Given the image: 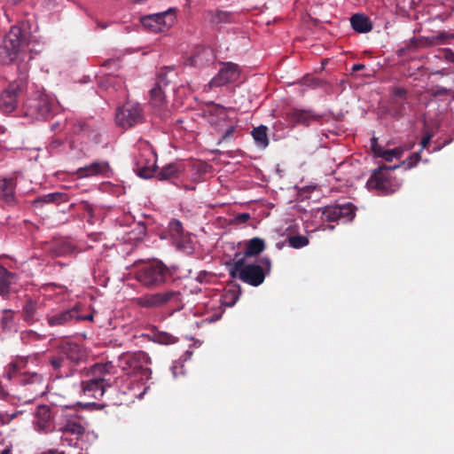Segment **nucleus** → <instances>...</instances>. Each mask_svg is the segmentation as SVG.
Returning <instances> with one entry per match:
<instances>
[{
    "mask_svg": "<svg viewBox=\"0 0 454 454\" xmlns=\"http://www.w3.org/2000/svg\"><path fill=\"white\" fill-rule=\"evenodd\" d=\"M27 33L19 26H13L5 35L0 45V59L5 65L15 64L17 71L21 75L28 74L29 62L32 56L27 58L25 44Z\"/></svg>",
    "mask_w": 454,
    "mask_h": 454,
    "instance_id": "obj_1",
    "label": "nucleus"
},
{
    "mask_svg": "<svg viewBox=\"0 0 454 454\" xmlns=\"http://www.w3.org/2000/svg\"><path fill=\"white\" fill-rule=\"evenodd\" d=\"M271 262L268 257H263L254 263L244 264L243 259L237 260L230 270L232 278H239L243 282L258 286L263 283L265 277L270 273Z\"/></svg>",
    "mask_w": 454,
    "mask_h": 454,
    "instance_id": "obj_2",
    "label": "nucleus"
},
{
    "mask_svg": "<svg viewBox=\"0 0 454 454\" xmlns=\"http://www.w3.org/2000/svg\"><path fill=\"white\" fill-rule=\"evenodd\" d=\"M134 275L143 286L154 289L167 282L170 272L162 262L153 260L137 265Z\"/></svg>",
    "mask_w": 454,
    "mask_h": 454,
    "instance_id": "obj_3",
    "label": "nucleus"
},
{
    "mask_svg": "<svg viewBox=\"0 0 454 454\" xmlns=\"http://www.w3.org/2000/svg\"><path fill=\"white\" fill-rule=\"evenodd\" d=\"M149 356L144 351L127 354L121 358V366L129 375L138 377L140 380L146 381L151 378L152 371L148 367Z\"/></svg>",
    "mask_w": 454,
    "mask_h": 454,
    "instance_id": "obj_4",
    "label": "nucleus"
},
{
    "mask_svg": "<svg viewBox=\"0 0 454 454\" xmlns=\"http://www.w3.org/2000/svg\"><path fill=\"white\" fill-rule=\"evenodd\" d=\"M399 167L400 165L379 168L366 182V187L369 190H376L383 195L394 193L399 189L401 184L397 180L390 178L387 171L394 170Z\"/></svg>",
    "mask_w": 454,
    "mask_h": 454,
    "instance_id": "obj_5",
    "label": "nucleus"
},
{
    "mask_svg": "<svg viewBox=\"0 0 454 454\" xmlns=\"http://www.w3.org/2000/svg\"><path fill=\"white\" fill-rule=\"evenodd\" d=\"M54 100L45 94L28 98L23 106V114L32 120H44L52 114Z\"/></svg>",
    "mask_w": 454,
    "mask_h": 454,
    "instance_id": "obj_6",
    "label": "nucleus"
},
{
    "mask_svg": "<svg viewBox=\"0 0 454 454\" xmlns=\"http://www.w3.org/2000/svg\"><path fill=\"white\" fill-rule=\"evenodd\" d=\"M139 146V153L134 159L135 171L140 177L148 179L155 173L157 155L146 141L140 142Z\"/></svg>",
    "mask_w": 454,
    "mask_h": 454,
    "instance_id": "obj_7",
    "label": "nucleus"
},
{
    "mask_svg": "<svg viewBox=\"0 0 454 454\" xmlns=\"http://www.w3.org/2000/svg\"><path fill=\"white\" fill-rule=\"evenodd\" d=\"M27 76L19 74V78L9 84L0 96V108L4 113L12 112L18 106L19 98L27 84Z\"/></svg>",
    "mask_w": 454,
    "mask_h": 454,
    "instance_id": "obj_8",
    "label": "nucleus"
},
{
    "mask_svg": "<svg viewBox=\"0 0 454 454\" xmlns=\"http://www.w3.org/2000/svg\"><path fill=\"white\" fill-rule=\"evenodd\" d=\"M143 27L151 33H165L176 22V14L172 8L165 12L143 16L140 19Z\"/></svg>",
    "mask_w": 454,
    "mask_h": 454,
    "instance_id": "obj_9",
    "label": "nucleus"
},
{
    "mask_svg": "<svg viewBox=\"0 0 454 454\" xmlns=\"http://www.w3.org/2000/svg\"><path fill=\"white\" fill-rule=\"evenodd\" d=\"M23 360L10 363L5 368L4 378L20 385H43V378L37 372H21Z\"/></svg>",
    "mask_w": 454,
    "mask_h": 454,
    "instance_id": "obj_10",
    "label": "nucleus"
},
{
    "mask_svg": "<svg viewBox=\"0 0 454 454\" xmlns=\"http://www.w3.org/2000/svg\"><path fill=\"white\" fill-rule=\"evenodd\" d=\"M143 119V110L138 103L129 101L116 110V123L124 129L131 128L142 122Z\"/></svg>",
    "mask_w": 454,
    "mask_h": 454,
    "instance_id": "obj_11",
    "label": "nucleus"
},
{
    "mask_svg": "<svg viewBox=\"0 0 454 454\" xmlns=\"http://www.w3.org/2000/svg\"><path fill=\"white\" fill-rule=\"evenodd\" d=\"M79 317V306L52 310L46 315V322L50 327L66 326Z\"/></svg>",
    "mask_w": 454,
    "mask_h": 454,
    "instance_id": "obj_12",
    "label": "nucleus"
},
{
    "mask_svg": "<svg viewBox=\"0 0 454 454\" xmlns=\"http://www.w3.org/2000/svg\"><path fill=\"white\" fill-rule=\"evenodd\" d=\"M239 66L231 62L224 63L220 68L218 74L209 82V86L222 87L231 82H236L239 77Z\"/></svg>",
    "mask_w": 454,
    "mask_h": 454,
    "instance_id": "obj_13",
    "label": "nucleus"
},
{
    "mask_svg": "<svg viewBox=\"0 0 454 454\" xmlns=\"http://www.w3.org/2000/svg\"><path fill=\"white\" fill-rule=\"evenodd\" d=\"M241 291L239 286H231L224 290L223 294L221 295V307L217 309V311L211 317H207L206 321L208 323H213L219 320L224 309L223 307L231 308L233 307L238 300L239 299Z\"/></svg>",
    "mask_w": 454,
    "mask_h": 454,
    "instance_id": "obj_14",
    "label": "nucleus"
},
{
    "mask_svg": "<svg viewBox=\"0 0 454 454\" xmlns=\"http://www.w3.org/2000/svg\"><path fill=\"white\" fill-rule=\"evenodd\" d=\"M110 166L106 160H96L84 167L79 168L76 174L79 178H88L97 176H107Z\"/></svg>",
    "mask_w": 454,
    "mask_h": 454,
    "instance_id": "obj_15",
    "label": "nucleus"
},
{
    "mask_svg": "<svg viewBox=\"0 0 454 454\" xmlns=\"http://www.w3.org/2000/svg\"><path fill=\"white\" fill-rule=\"evenodd\" d=\"M316 119L317 115L310 110L294 108L286 114V121L291 128L299 124L309 126Z\"/></svg>",
    "mask_w": 454,
    "mask_h": 454,
    "instance_id": "obj_16",
    "label": "nucleus"
},
{
    "mask_svg": "<svg viewBox=\"0 0 454 454\" xmlns=\"http://www.w3.org/2000/svg\"><path fill=\"white\" fill-rule=\"evenodd\" d=\"M84 425L80 417L75 414H65L61 418V426L59 431L63 433L62 435L66 436V434H72L79 437L80 434L84 433Z\"/></svg>",
    "mask_w": 454,
    "mask_h": 454,
    "instance_id": "obj_17",
    "label": "nucleus"
},
{
    "mask_svg": "<svg viewBox=\"0 0 454 454\" xmlns=\"http://www.w3.org/2000/svg\"><path fill=\"white\" fill-rule=\"evenodd\" d=\"M160 308L168 307L171 312L179 311L184 308L183 295L179 291L168 290L159 292Z\"/></svg>",
    "mask_w": 454,
    "mask_h": 454,
    "instance_id": "obj_18",
    "label": "nucleus"
},
{
    "mask_svg": "<svg viewBox=\"0 0 454 454\" xmlns=\"http://www.w3.org/2000/svg\"><path fill=\"white\" fill-rule=\"evenodd\" d=\"M34 427L39 433H47L52 430L51 414L48 406L43 405L37 408Z\"/></svg>",
    "mask_w": 454,
    "mask_h": 454,
    "instance_id": "obj_19",
    "label": "nucleus"
},
{
    "mask_svg": "<svg viewBox=\"0 0 454 454\" xmlns=\"http://www.w3.org/2000/svg\"><path fill=\"white\" fill-rule=\"evenodd\" d=\"M59 351L65 357L67 362L77 364L84 357V351L80 345L74 342L66 341L62 343Z\"/></svg>",
    "mask_w": 454,
    "mask_h": 454,
    "instance_id": "obj_20",
    "label": "nucleus"
},
{
    "mask_svg": "<svg viewBox=\"0 0 454 454\" xmlns=\"http://www.w3.org/2000/svg\"><path fill=\"white\" fill-rule=\"evenodd\" d=\"M111 385L112 383L98 382L89 379L81 382V389L85 396L99 399L104 395L106 388Z\"/></svg>",
    "mask_w": 454,
    "mask_h": 454,
    "instance_id": "obj_21",
    "label": "nucleus"
},
{
    "mask_svg": "<svg viewBox=\"0 0 454 454\" xmlns=\"http://www.w3.org/2000/svg\"><path fill=\"white\" fill-rule=\"evenodd\" d=\"M168 82L164 78H160L155 86L150 90V103L159 109H162L166 105V88Z\"/></svg>",
    "mask_w": 454,
    "mask_h": 454,
    "instance_id": "obj_22",
    "label": "nucleus"
},
{
    "mask_svg": "<svg viewBox=\"0 0 454 454\" xmlns=\"http://www.w3.org/2000/svg\"><path fill=\"white\" fill-rule=\"evenodd\" d=\"M16 182L13 178H3L0 180V200L8 206H15L17 199L15 196Z\"/></svg>",
    "mask_w": 454,
    "mask_h": 454,
    "instance_id": "obj_23",
    "label": "nucleus"
},
{
    "mask_svg": "<svg viewBox=\"0 0 454 454\" xmlns=\"http://www.w3.org/2000/svg\"><path fill=\"white\" fill-rule=\"evenodd\" d=\"M113 368L112 363L95 364L89 371L90 379L98 382L112 383L111 372Z\"/></svg>",
    "mask_w": 454,
    "mask_h": 454,
    "instance_id": "obj_24",
    "label": "nucleus"
},
{
    "mask_svg": "<svg viewBox=\"0 0 454 454\" xmlns=\"http://www.w3.org/2000/svg\"><path fill=\"white\" fill-rule=\"evenodd\" d=\"M40 308H41L40 302H38L36 301H33L31 299L27 301V302L25 303V305L23 306V309H22L23 320L28 325H33L35 322H37L39 319Z\"/></svg>",
    "mask_w": 454,
    "mask_h": 454,
    "instance_id": "obj_25",
    "label": "nucleus"
},
{
    "mask_svg": "<svg viewBox=\"0 0 454 454\" xmlns=\"http://www.w3.org/2000/svg\"><path fill=\"white\" fill-rule=\"evenodd\" d=\"M352 28L360 34L368 33L372 29V23L368 16L364 13H356L350 17Z\"/></svg>",
    "mask_w": 454,
    "mask_h": 454,
    "instance_id": "obj_26",
    "label": "nucleus"
},
{
    "mask_svg": "<svg viewBox=\"0 0 454 454\" xmlns=\"http://www.w3.org/2000/svg\"><path fill=\"white\" fill-rule=\"evenodd\" d=\"M98 438V435L93 431H86L84 428V433L80 434L79 437L75 439L68 438L67 436L61 435L60 440L62 442V445L67 446H79V442H87L89 445L93 443Z\"/></svg>",
    "mask_w": 454,
    "mask_h": 454,
    "instance_id": "obj_27",
    "label": "nucleus"
},
{
    "mask_svg": "<svg viewBox=\"0 0 454 454\" xmlns=\"http://www.w3.org/2000/svg\"><path fill=\"white\" fill-rule=\"evenodd\" d=\"M135 302L139 307L145 309L160 308L159 292L141 295L135 299Z\"/></svg>",
    "mask_w": 454,
    "mask_h": 454,
    "instance_id": "obj_28",
    "label": "nucleus"
},
{
    "mask_svg": "<svg viewBox=\"0 0 454 454\" xmlns=\"http://www.w3.org/2000/svg\"><path fill=\"white\" fill-rule=\"evenodd\" d=\"M67 195L62 192H51L45 195H42L37 197L34 201L33 205L35 207H43L44 204H59L62 201H65Z\"/></svg>",
    "mask_w": 454,
    "mask_h": 454,
    "instance_id": "obj_29",
    "label": "nucleus"
},
{
    "mask_svg": "<svg viewBox=\"0 0 454 454\" xmlns=\"http://www.w3.org/2000/svg\"><path fill=\"white\" fill-rule=\"evenodd\" d=\"M267 130L265 125H260L252 130L251 134L257 147L265 149L269 145Z\"/></svg>",
    "mask_w": 454,
    "mask_h": 454,
    "instance_id": "obj_30",
    "label": "nucleus"
},
{
    "mask_svg": "<svg viewBox=\"0 0 454 454\" xmlns=\"http://www.w3.org/2000/svg\"><path fill=\"white\" fill-rule=\"evenodd\" d=\"M209 20L212 24H221V23H231L234 22L235 15L232 12L215 10L214 12H209Z\"/></svg>",
    "mask_w": 454,
    "mask_h": 454,
    "instance_id": "obj_31",
    "label": "nucleus"
},
{
    "mask_svg": "<svg viewBox=\"0 0 454 454\" xmlns=\"http://www.w3.org/2000/svg\"><path fill=\"white\" fill-rule=\"evenodd\" d=\"M265 248V243L261 238H253L248 241L245 250L246 256H256Z\"/></svg>",
    "mask_w": 454,
    "mask_h": 454,
    "instance_id": "obj_32",
    "label": "nucleus"
},
{
    "mask_svg": "<svg viewBox=\"0 0 454 454\" xmlns=\"http://www.w3.org/2000/svg\"><path fill=\"white\" fill-rule=\"evenodd\" d=\"M181 171V168L178 164L169 163L160 170L158 173V178L160 180H168L173 177H177Z\"/></svg>",
    "mask_w": 454,
    "mask_h": 454,
    "instance_id": "obj_33",
    "label": "nucleus"
},
{
    "mask_svg": "<svg viewBox=\"0 0 454 454\" xmlns=\"http://www.w3.org/2000/svg\"><path fill=\"white\" fill-rule=\"evenodd\" d=\"M0 325L4 331H12L16 328L14 311L12 309H3L0 317Z\"/></svg>",
    "mask_w": 454,
    "mask_h": 454,
    "instance_id": "obj_34",
    "label": "nucleus"
},
{
    "mask_svg": "<svg viewBox=\"0 0 454 454\" xmlns=\"http://www.w3.org/2000/svg\"><path fill=\"white\" fill-rule=\"evenodd\" d=\"M43 44L36 39L35 36L28 35L27 36L25 50L27 52V58L32 56V59L35 55L40 53L43 51Z\"/></svg>",
    "mask_w": 454,
    "mask_h": 454,
    "instance_id": "obj_35",
    "label": "nucleus"
},
{
    "mask_svg": "<svg viewBox=\"0 0 454 454\" xmlns=\"http://www.w3.org/2000/svg\"><path fill=\"white\" fill-rule=\"evenodd\" d=\"M340 212L339 204L326 206L322 210V219L329 223L340 221Z\"/></svg>",
    "mask_w": 454,
    "mask_h": 454,
    "instance_id": "obj_36",
    "label": "nucleus"
},
{
    "mask_svg": "<svg viewBox=\"0 0 454 454\" xmlns=\"http://www.w3.org/2000/svg\"><path fill=\"white\" fill-rule=\"evenodd\" d=\"M192 352L190 351V350H187L184 356H182L177 361H175L170 368L171 372H172V374H173V377L174 378H177L178 375H183L184 372V370H183V367H184V362H186L187 360L191 359L192 357Z\"/></svg>",
    "mask_w": 454,
    "mask_h": 454,
    "instance_id": "obj_37",
    "label": "nucleus"
},
{
    "mask_svg": "<svg viewBox=\"0 0 454 454\" xmlns=\"http://www.w3.org/2000/svg\"><path fill=\"white\" fill-rule=\"evenodd\" d=\"M340 221L343 223L350 222L355 217V207L351 203L340 205Z\"/></svg>",
    "mask_w": 454,
    "mask_h": 454,
    "instance_id": "obj_38",
    "label": "nucleus"
},
{
    "mask_svg": "<svg viewBox=\"0 0 454 454\" xmlns=\"http://www.w3.org/2000/svg\"><path fill=\"white\" fill-rule=\"evenodd\" d=\"M11 274L4 269L0 268V296L5 297L10 291V278Z\"/></svg>",
    "mask_w": 454,
    "mask_h": 454,
    "instance_id": "obj_39",
    "label": "nucleus"
},
{
    "mask_svg": "<svg viewBox=\"0 0 454 454\" xmlns=\"http://www.w3.org/2000/svg\"><path fill=\"white\" fill-rule=\"evenodd\" d=\"M404 149L402 146L394 149H383L378 158H382L386 161H392L394 159H399L403 154Z\"/></svg>",
    "mask_w": 454,
    "mask_h": 454,
    "instance_id": "obj_40",
    "label": "nucleus"
},
{
    "mask_svg": "<svg viewBox=\"0 0 454 454\" xmlns=\"http://www.w3.org/2000/svg\"><path fill=\"white\" fill-rule=\"evenodd\" d=\"M20 338L24 344H30L45 339V336L33 330H25L20 333Z\"/></svg>",
    "mask_w": 454,
    "mask_h": 454,
    "instance_id": "obj_41",
    "label": "nucleus"
},
{
    "mask_svg": "<svg viewBox=\"0 0 454 454\" xmlns=\"http://www.w3.org/2000/svg\"><path fill=\"white\" fill-rule=\"evenodd\" d=\"M287 242L291 247L299 249L306 247L309 244V239L305 236L296 235L289 237Z\"/></svg>",
    "mask_w": 454,
    "mask_h": 454,
    "instance_id": "obj_42",
    "label": "nucleus"
},
{
    "mask_svg": "<svg viewBox=\"0 0 454 454\" xmlns=\"http://www.w3.org/2000/svg\"><path fill=\"white\" fill-rule=\"evenodd\" d=\"M434 40L438 44L449 43L451 40H454V33L447 31L440 32L434 37Z\"/></svg>",
    "mask_w": 454,
    "mask_h": 454,
    "instance_id": "obj_43",
    "label": "nucleus"
},
{
    "mask_svg": "<svg viewBox=\"0 0 454 454\" xmlns=\"http://www.w3.org/2000/svg\"><path fill=\"white\" fill-rule=\"evenodd\" d=\"M421 150L419 152L413 153L406 160L402 162V165L406 166L405 168H411L415 167L419 161L421 160Z\"/></svg>",
    "mask_w": 454,
    "mask_h": 454,
    "instance_id": "obj_44",
    "label": "nucleus"
},
{
    "mask_svg": "<svg viewBox=\"0 0 454 454\" xmlns=\"http://www.w3.org/2000/svg\"><path fill=\"white\" fill-rule=\"evenodd\" d=\"M390 93L393 102H395L398 99H404L407 95V90L403 87H394Z\"/></svg>",
    "mask_w": 454,
    "mask_h": 454,
    "instance_id": "obj_45",
    "label": "nucleus"
},
{
    "mask_svg": "<svg viewBox=\"0 0 454 454\" xmlns=\"http://www.w3.org/2000/svg\"><path fill=\"white\" fill-rule=\"evenodd\" d=\"M169 230L173 234L181 236L184 232L182 223L177 219H172L168 224Z\"/></svg>",
    "mask_w": 454,
    "mask_h": 454,
    "instance_id": "obj_46",
    "label": "nucleus"
},
{
    "mask_svg": "<svg viewBox=\"0 0 454 454\" xmlns=\"http://www.w3.org/2000/svg\"><path fill=\"white\" fill-rule=\"evenodd\" d=\"M67 360L59 351V355L56 356H52L50 360V364L55 370H59L66 365Z\"/></svg>",
    "mask_w": 454,
    "mask_h": 454,
    "instance_id": "obj_47",
    "label": "nucleus"
},
{
    "mask_svg": "<svg viewBox=\"0 0 454 454\" xmlns=\"http://www.w3.org/2000/svg\"><path fill=\"white\" fill-rule=\"evenodd\" d=\"M156 341L160 344H171L176 341V338L167 333H160L155 336Z\"/></svg>",
    "mask_w": 454,
    "mask_h": 454,
    "instance_id": "obj_48",
    "label": "nucleus"
},
{
    "mask_svg": "<svg viewBox=\"0 0 454 454\" xmlns=\"http://www.w3.org/2000/svg\"><path fill=\"white\" fill-rule=\"evenodd\" d=\"M383 147L379 145L378 139L376 137H372L371 139V150L375 157H378L380 153L383 151Z\"/></svg>",
    "mask_w": 454,
    "mask_h": 454,
    "instance_id": "obj_49",
    "label": "nucleus"
},
{
    "mask_svg": "<svg viewBox=\"0 0 454 454\" xmlns=\"http://www.w3.org/2000/svg\"><path fill=\"white\" fill-rule=\"evenodd\" d=\"M213 278V276L211 274H209L208 272L207 271H200L195 279L199 282V283H207L210 281V278Z\"/></svg>",
    "mask_w": 454,
    "mask_h": 454,
    "instance_id": "obj_50",
    "label": "nucleus"
},
{
    "mask_svg": "<svg viewBox=\"0 0 454 454\" xmlns=\"http://www.w3.org/2000/svg\"><path fill=\"white\" fill-rule=\"evenodd\" d=\"M15 417V414L9 415L8 413L0 411V426L11 422Z\"/></svg>",
    "mask_w": 454,
    "mask_h": 454,
    "instance_id": "obj_51",
    "label": "nucleus"
},
{
    "mask_svg": "<svg viewBox=\"0 0 454 454\" xmlns=\"http://www.w3.org/2000/svg\"><path fill=\"white\" fill-rule=\"evenodd\" d=\"M449 90H447L446 88H443V87H436L434 90V92L433 94L434 96H446L448 95L449 93Z\"/></svg>",
    "mask_w": 454,
    "mask_h": 454,
    "instance_id": "obj_52",
    "label": "nucleus"
},
{
    "mask_svg": "<svg viewBox=\"0 0 454 454\" xmlns=\"http://www.w3.org/2000/svg\"><path fill=\"white\" fill-rule=\"evenodd\" d=\"M444 58L447 61L454 63V51L451 49H445Z\"/></svg>",
    "mask_w": 454,
    "mask_h": 454,
    "instance_id": "obj_53",
    "label": "nucleus"
},
{
    "mask_svg": "<svg viewBox=\"0 0 454 454\" xmlns=\"http://www.w3.org/2000/svg\"><path fill=\"white\" fill-rule=\"evenodd\" d=\"M235 128L233 126L229 127L223 133L222 140H226L230 137H232Z\"/></svg>",
    "mask_w": 454,
    "mask_h": 454,
    "instance_id": "obj_54",
    "label": "nucleus"
},
{
    "mask_svg": "<svg viewBox=\"0 0 454 454\" xmlns=\"http://www.w3.org/2000/svg\"><path fill=\"white\" fill-rule=\"evenodd\" d=\"M432 138V135L431 134H427V136H425L422 140H421V151L425 148H427V145L429 144L430 140Z\"/></svg>",
    "mask_w": 454,
    "mask_h": 454,
    "instance_id": "obj_55",
    "label": "nucleus"
},
{
    "mask_svg": "<svg viewBox=\"0 0 454 454\" xmlns=\"http://www.w3.org/2000/svg\"><path fill=\"white\" fill-rule=\"evenodd\" d=\"M8 396L7 390L4 387L2 383L0 382V399L4 400Z\"/></svg>",
    "mask_w": 454,
    "mask_h": 454,
    "instance_id": "obj_56",
    "label": "nucleus"
},
{
    "mask_svg": "<svg viewBox=\"0 0 454 454\" xmlns=\"http://www.w3.org/2000/svg\"><path fill=\"white\" fill-rule=\"evenodd\" d=\"M93 319V316L91 314H89V315H86V316H81L79 314V317L77 318H74V321H81V320H92Z\"/></svg>",
    "mask_w": 454,
    "mask_h": 454,
    "instance_id": "obj_57",
    "label": "nucleus"
},
{
    "mask_svg": "<svg viewBox=\"0 0 454 454\" xmlns=\"http://www.w3.org/2000/svg\"><path fill=\"white\" fill-rule=\"evenodd\" d=\"M364 68V65L363 64H360V63H356V64H354L353 67H352V71L353 72H356V71H359V70H362Z\"/></svg>",
    "mask_w": 454,
    "mask_h": 454,
    "instance_id": "obj_58",
    "label": "nucleus"
},
{
    "mask_svg": "<svg viewBox=\"0 0 454 454\" xmlns=\"http://www.w3.org/2000/svg\"><path fill=\"white\" fill-rule=\"evenodd\" d=\"M97 27L101 29H106L108 27V24L103 23L101 21H97Z\"/></svg>",
    "mask_w": 454,
    "mask_h": 454,
    "instance_id": "obj_59",
    "label": "nucleus"
},
{
    "mask_svg": "<svg viewBox=\"0 0 454 454\" xmlns=\"http://www.w3.org/2000/svg\"><path fill=\"white\" fill-rule=\"evenodd\" d=\"M60 127V123L59 121L52 123L51 129L52 131L57 130Z\"/></svg>",
    "mask_w": 454,
    "mask_h": 454,
    "instance_id": "obj_60",
    "label": "nucleus"
},
{
    "mask_svg": "<svg viewBox=\"0 0 454 454\" xmlns=\"http://www.w3.org/2000/svg\"><path fill=\"white\" fill-rule=\"evenodd\" d=\"M147 389H148V387H145L144 388V390L137 395V397L138 399H142V398H143V396L145 395V394L146 393Z\"/></svg>",
    "mask_w": 454,
    "mask_h": 454,
    "instance_id": "obj_61",
    "label": "nucleus"
},
{
    "mask_svg": "<svg viewBox=\"0 0 454 454\" xmlns=\"http://www.w3.org/2000/svg\"><path fill=\"white\" fill-rule=\"evenodd\" d=\"M283 125H284V124H283L281 121H276V122L274 123V125H273V128H274L275 129H278V128H282V127H283Z\"/></svg>",
    "mask_w": 454,
    "mask_h": 454,
    "instance_id": "obj_62",
    "label": "nucleus"
},
{
    "mask_svg": "<svg viewBox=\"0 0 454 454\" xmlns=\"http://www.w3.org/2000/svg\"><path fill=\"white\" fill-rule=\"evenodd\" d=\"M333 229H334V226H333V225H332V224H328V225H326V226L324 228V230H331V231H332V230H333Z\"/></svg>",
    "mask_w": 454,
    "mask_h": 454,
    "instance_id": "obj_63",
    "label": "nucleus"
},
{
    "mask_svg": "<svg viewBox=\"0 0 454 454\" xmlns=\"http://www.w3.org/2000/svg\"><path fill=\"white\" fill-rule=\"evenodd\" d=\"M11 450L9 449H4L0 454H11Z\"/></svg>",
    "mask_w": 454,
    "mask_h": 454,
    "instance_id": "obj_64",
    "label": "nucleus"
}]
</instances>
